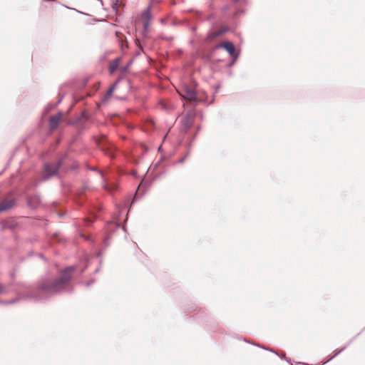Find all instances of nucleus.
I'll return each mask as SVG.
<instances>
[{
  "instance_id": "44",
  "label": "nucleus",
  "mask_w": 365,
  "mask_h": 365,
  "mask_svg": "<svg viewBox=\"0 0 365 365\" xmlns=\"http://www.w3.org/2000/svg\"><path fill=\"white\" fill-rule=\"evenodd\" d=\"M219 88H220V86H219V85H217V86H215L216 90L219 89Z\"/></svg>"
},
{
  "instance_id": "29",
  "label": "nucleus",
  "mask_w": 365,
  "mask_h": 365,
  "mask_svg": "<svg viewBox=\"0 0 365 365\" xmlns=\"http://www.w3.org/2000/svg\"><path fill=\"white\" fill-rule=\"evenodd\" d=\"M56 107H53V104H48L46 107V110L48 112L51 110L52 109L55 108Z\"/></svg>"
},
{
  "instance_id": "6",
  "label": "nucleus",
  "mask_w": 365,
  "mask_h": 365,
  "mask_svg": "<svg viewBox=\"0 0 365 365\" xmlns=\"http://www.w3.org/2000/svg\"><path fill=\"white\" fill-rule=\"evenodd\" d=\"M224 48L230 57H234L235 55L236 56H240V51L236 50L234 43L230 41H225L216 46V48Z\"/></svg>"
},
{
  "instance_id": "2",
  "label": "nucleus",
  "mask_w": 365,
  "mask_h": 365,
  "mask_svg": "<svg viewBox=\"0 0 365 365\" xmlns=\"http://www.w3.org/2000/svg\"><path fill=\"white\" fill-rule=\"evenodd\" d=\"M64 120L68 125L75 127L78 134L88 130L92 123L91 115L86 110H83L79 114Z\"/></svg>"
},
{
  "instance_id": "21",
  "label": "nucleus",
  "mask_w": 365,
  "mask_h": 365,
  "mask_svg": "<svg viewBox=\"0 0 365 365\" xmlns=\"http://www.w3.org/2000/svg\"><path fill=\"white\" fill-rule=\"evenodd\" d=\"M231 58H232L231 61H230V62H229V63H227V66L228 68H231V67H232V66L235 64V63H236V61H237V59H238L239 56H236V55H235L234 57H231Z\"/></svg>"
},
{
  "instance_id": "19",
  "label": "nucleus",
  "mask_w": 365,
  "mask_h": 365,
  "mask_svg": "<svg viewBox=\"0 0 365 365\" xmlns=\"http://www.w3.org/2000/svg\"><path fill=\"white\" fill-rule=\"evenodd\" d=\"M117 83H118V82H116L115 83H114L113 85H112V86L108 88V90L107 91V92H106V95H105V96H104V99H105V100H106V99H107V98H110V97L112 96V94H113V91H114V90H115V86H116Z\"/></svg>"
},
{
  "instance_id": "48",
  "label": "nucleus",
  "mask_w": 365,
  "mask_h": 365,
  "mask_svg": "<svg viewBox=\"0 0 365 365\" xmlns=\"http://www.w3.org/2000/svg\"><path fill=\"white\" fill-rule=\"evenodd\" d=\"M5 169H6V168H4V170H2V171H1V172H0V174H2V173H3V172H4V170H5Z\"/></svg>"
},
{
  "instance_id": "53",
  "label": "nucleus",
  "mask_w": 365,
  "mask_h": 365,
  "mask_svg": "<svg viewBox=\"0 0 365 365\" xmlns=\"http://www.w3.org/2000/svg\"><path fill=\"white\" fill-rule=\"evenodd\" d=\"M72 108H73V106L70 107L68 111H70L72 109Z\"/></svg>"
},
{
  "instance_id": "35",
  "label": "nucleus",
  "mask_w": 365,
  "mask_h": 365,
  "mask_svg": "<svg viewBox=\"0 0 365 365\" xmlns=\"http://www.w3.org/2000/svg\"><path fill=\"white\" fill-rule=\"evenodd\" d=\"M74 10H75V11H76L77 12H78V13L81 14L87 15L86 14H85V13H83V12H82V11H78L77 9H74Z\"/></svg>"
},
{
  "instance_id": "9",
  "label": "nucleus",
  "mask_w": 365,
  "mask_h": 365,
  "mask_svg": "<svg viewBox=\"0 0 365 365\" xmlns=\"http://www.w3.org/2000/svg\"><path fill=\"white\" fill-rule=\"evenodd\" d=\"M16 205L15 198L4 199L0 204V213L11 209Z\"/></svg>"
},
{
  "instance_id": "50",
  "label": "nucleus",
  "mask_w": 365,
  "mask_h": 365,
  "mask_svg": "<svg viewBox=\"0 0 365 365\" xmlns=\"http://www.w3.org/2000/svg\"><path fill=\"white\" fill-rule=\"evenodd\" d=\"M86 267H87L86 266V267L82 269V272H84V271H85V269H86Z\"/></svg>"
},
{
  "instance_id": "7",
  "label": "nucleus",
  "mask_w": 365,
  "mask_h": 365,
  "mask_svg": "<svg viewBox=\"0 0 365 365\" xmlns=\"http://www.w3.org/2000/svg\"><path fill=\"white\" fill-rule=\"evenodd\" d=\"M63 118V113L58 111L56 115H52L49 118L48 125L51 131H53L58 128Z\"/></svg>"
},
{
  "instance_id": "31",
  "label": "nucleus",
  "mask_w": 365,
  "mask_h": 365,
  "mask_svg": "<svg viewBox=\"0 0 365 365\" xmlns=\"http://www.w3.org/2000/svg\"><path fill=\"white\" fill-rule=\"evenodd\" d=\"M130 63H128L125 66L123 67L121 69L122 72L127 71V70L128 69V68L130 66Z\"/></svg>"
},
{
  "instance_id": "18",
  "label": "nucleus",
  "mask_w": 365,
  "mask_h": 365,
  "mask_svg": "<svg viewBox=\"0 0 365 365\" xmlns=\"http://www.w3.org/2000/svg\"><path fill=\"white\" fill-rule=\"evenodd\" d=\"M51 240L53 242H58V243H61V242H65V239L63 237H61L60 235V234L58 232H55L52 235V236L51 237Z\"/></svg>"
},
{
  "instance_id": "34",
  "label": "nucleus",
  "mask_w": 365,
  "mask_h": 365,
  "mask_svg": "<svg viewBox=\"0 0 365 365\" xmlns=\"http://www.w3.org/2000/svg\"><path fill=\"white\" fill-rule=\"evenodd\" d=\"M190 30H191L192 32L196 31V30H197V26H191V27H190Z\"/></svg>"
},
{
  "instance_id": "40",
  "label": "nucleus",
  "mask_w": 365,
  "mask_h": 365,
  "mask_svg": "<svg viewBox=\"0 0 365 365\" xmlns=\"http://www.w3.org/2000/svg\"><path fill=\"white\" fill-rule=\"evenodd\" d=\"M38 256H39L41 258L44 259V257H43V255L42 254H39V255H38Z\"/></svg>"
},
{
  "instance_id": "54",
  "label": "nucleus",
  "mask_w": 365,
  "mask_h": 365,
  "mask_svg": "<svg viewBox=\"0 0 365 365\" xmlns=\"http://www.w3.org/2000/svg\"><path fill=\"white\" fill-rule=\"evenodd\" d=\"M302 365H310V364H303Z\"/></svg>"
},
{
  "instance_id": "1",
  "label": "nucleus",
  "mask_w": 365,
  "mask_h": 365,
  "mask_svg": "<svg viewBox=\"0 0 365 365\" xmlns=\"http://www.w3.org/2000/svg\"><path fill=\"white\" fill-rule=\"evenodd\" d=\"M76 269V267L74 265L65 267L56 279L39 282L35 288L30 289L26 292L23 293L21 298L40 302L61 292H72L73 286L71 284V279Z\"/></svg>"
},
{
  "instance_id": "16",
  "label": "nucleus",
  "mask_w": 365,
  "mask_h": 365,
  "mask_svg": "<svg viewBox=\"0 0 365 365\" xmlns=\"http://www.w3.org/2000/svg\"><path fill=\"white\" fill-rule=\"evenodd\" d=\"M356 336H355L354 338H353L352 339H351L348 344L346 345H345L344 346H343L342 348L339 349H336L334 350V354L331 356L325 363L327 362H329V361H331V359H333L334 358H335L338 354H339L340 353H341L343 351H344L348 346H349L352 341H354V339L356 338Z\"/></svg>"
},
{
  "instance_id": "42",
  "label": "nucleus",
  "mask_w": 365,
  "mask_h": 365,
  "mask_svg": "<svg viewBox=\"0 0 365 365\" xmlns=\"http://www.w3.org/2000/svg\"><path fill=\"white\" fill-rule=\"evenodd\" d=\"M4 304V301L0 299V304Z\"/></svg>"
},
{
  "instance_id": "47",
  "label": "nucleus",
  "mask_w": 365,
  "mask_h": 365,
  "mask_svg": "<svg viewBox=\"0 0 365 365\" xmlns=\"http://www.w3.org/2000/svg\"><path fill=\"white\" fill-rule=\"evenodd\" d=\"M5 169H6V168H4V170H2V171H1V172H0V174H2V173H3V172H4V170H5Z\"/></svg>"
},
{
  "instance_id": "24",
  "label": "nucleus",
  "mask_w": 365,
  "mask_h": 365,
  "mask_svg": "<svg viewBox=\"0 0 365 365\" xmlns=\"http://www.w3.org/2000/svg\"><path fill=\"white\" fill-rule=\"evenodd\" d=\"M88 189V187L86 185H83V186H81V190H79L80 195H83Z\"/></svg>"
},
{
  "instance_id": "36",
  "label": "nucleus",
  "mask_w": 365,
  "mask_h": 365,
  "mask_svg": "<svg viewBox=\"0 0 365 365\" xmlns=\"http://www.w3.org/2000/svg\"><path fill=\"white\" fill-rule=\"evenodd\" d=\"M4 292L2 287L0 285V294H2Z\"/></svg>"
},
{
  "instance_id": "10",
  "label": "nucleus",
  "mask_w": 365,
  "mask_h": 365,
  "mask_svg": "<svg viewBox=\"0 0 365 365\" xmlns=\"http://www.w3.org/2000/svg\"><path fill=\"white\" fill-rule=\"evenodd\" d=\"M185 94L183 96L187 100L191 101H197V96L195 89L186 86L184 88Z\"/></svg>"
},
{
  "instance_id": "46",
  "label": "nucleus",
  "mask_w": 365,
  "mask_h": 365,
  "mask_svg": "<svg viewBox=\"0 0 365 365\" xmlns=\"http://www.w3.org/2000/svg\"><path fill=\"white\" fill-rule=\"evenodd\" d=\"M165 19H160V21H161L162 23H164V22H165Z\"/></svg>"
},
{
  "instance_id": "20",
  "label": "nucleus",
  "mask_w": 365,
  "mask_h": 365,
  "mask_svg": "<svg viewBox=\"0 0 365 365\" xmlns=\"http://www.w3.org/2000/svg\"><path fill=\"white\" fill-rule=\"evenodd\" d=\"M150 26V22H148V21H143V31L142 34L143 36H145L148 31V27Z\"/></svg>"
},
{
  "instance_id": "37",
  "label": "nucleus",
  "mask_w": 365,
  "mask_h": 365,
  "mask_svg": "<svg viewBox=\"0 0 365 365\" xmlns=\"http://www.w3.org/2000/svg\"><path fill=\"white\" fill-rule=\"evenodd\" d=\"M96 106H97V108H99L101 107V103H96Z\"/></svg>"
},
{
  "instance_id": "12",
  "label": "nucleus",
  "mask_w": 365,
  "mask_h": 365,
  "mask_svg": "<svg viewBox=\"0 0 365 365\" xmlns=\"http://www.w3.org/2000/svg\"><path fill=\"white\" fill-rule=\"evenodd\" d=\"M41 202L40 195L36 194L33 196H27L26 197V203L27 205L31 208L36 207Z\"/></svg>"
},
{
  "instance_id": "38",
  "label": "nucleus",
  "mask_w": 365,
  "mask_h": 365,
  "mask_svg": "<svg viewBox=\"0 0 365 365\" xmlns=\"http://www.w3.org/2000/svg\"><path fill=\"white\" fill-rule=\"evenodd\" d=\"M165 39L168 40V41H170L173 39L172 37L169 38V37H167V38H165Z\"/></svg>"
},
{
  "instance_id": "4",
  "label": "nucleus",
  "mask_w": 365,
  "mask_h": 365,
  "mask_svg": "<svg viewBox=\"0 0 365 365\" xmlns=\"http://www.w3.org/2000/svg\"><path fill=\"white\" fill-rule=\"evenodd\" d=\"M120 222H110L107 224L106 225V232L107 233L105 235L103 240V248L105 250L109 245V240L111 238L112 234L118 228L120 227Z\"/></svg>"
},
{
  "instance_id": "52",
  "label": "nucleus",
  "mask_w": 365,
  "mask_h": 365,
  "mask_svg": "<svg viewBox=\"0 0 365 365\" xmlns=\"http://www.w3.org/2000/svg\"><path fill=\"white\" fill-rule=\"evenodd\" d=\"M123 229L125 232H126V228L125 227H123Z\"/></svg>"
},
{
  "instance_id": "49",
  "label": "nucleus",
  "mask_w": 365,
  "mask_h": 365,
  "mask_svg": "<svg viewBox=\"0 0 365 365\" xmlns=\"http://www.w3.org/2000/svg\"><path fill=\"white\" fill-rule=\"evenodd\" d=\"M5 169H6V168H4V170H2V171H1V172H0V174H2V173H3V172H4V170H5Z\"/></svg>"
},
{
  "instance_id": "15",
  "label": "nucleus",
  "mask_w": 365,
  "mask_h": 365,
  "mask_svg": "<svg viewBox=\"0 0 365 365\" xmlns=\"http://www.w3.org/2000/svg\"><path fill=\"white\" fill-rule=\"evenodd\" d=\"M103 188L110 192L117 191L118 189V185L115 182H107L103 185Z\"/></svg>"
},
{
  "instance_id": "13",
  "label": "nucleus",
  "mask_w": 365,
  "mask_h": 365,
  "mask_svg": "<svg viewBox=\"0 0 365 365\" xmlns=\"http://www.w3.org/2000/svg\"><path fill=\"white\" fill-rule=\"evenodd\" d=\"M19 226V223L14 220H5L1 222L3 230L9 229L11 231L15 230Z\"/></svg>"
},
{
  "instance_id": "41",
  "label": "nucleus",
  "mask_w": 365,
  "mask_h": 365,
  "mask_svg": "<svg viewBox=\"0 0 365 365\" xmlns=\"http://www.w3.org/2000/svg\"><path fill=\"white\" fill-rule=\"evenodd\" d=\"M77 167H78L77 165H73V166L71 167V169H76Z\"/></svg>"
},
{
  "instance_id": "23",
  "label": "nucleus",
  "mask_w": 365,
  "mask_h": 365,
  "mask_svg": "<svg viewBox=\"0 0 365 365\" xmlns=\"http://www.w3.org/2000/svg\"><path fill=\"white\" fill-rule=\"evenodd\" d=\"M63 97L64 96L63 95H61V94H58V101L56 103L53 104V107H56L59 103H61V102L62 101V100L63 99Z\"/></svg>"
},
{
  "instance_id": "43",
  "label": "nucleus",
  "mask_w": 365,
  "mask_h": 365,
  "mask_svg": "<svg viewBox=\"0 0 365 365\" xmlns=\"http://www.w3.org/2000/svg\"><path fill=\"white\" fill-rule=\"evenodd\" d=\"M232 1H233V2H235V3H238V2L240 1V0H232Z\"/></svg>"
},
{
  "instance_id": "45",
  "label": "nucleus",
  "mask_w": 365,
  "mask_h": 365,
  "mask_svg": "<svg viewBox=\"0 0 365 365\" xmlns=\"http://www.w3.org/2000/svg\"><path fill=\"white\" fill-rule=\"evenodd\" d=\"M99 272V269L98 268V269H96L95 270V272H95V273H97V272Z\"/></svg>"
},
{
  "instance_id": "39",
  "label": "nucleus",
  "mask_w": 365,
  "mask_h": 365,
  "mask_svg": "<svg viewBox=\"0 0 365 365\" xmlns=\"http://www.w3.org/2000/svg\"><path fill=\"white\" fill-rule=\"evenodd\" d=\"M43 1L50 2V1H55V0H43Z\"/></svg>"
},
{
  "instance_id": "32",
  "label": "nucleus",
  "mask_w": 365,
  "mask_h": 365,
  "mask_svg": "<svg viewBox=\"0 0 365 365\" xmlns=\"http://www.w3.org/2000/svg\"><path fill=\"white\" fill-rule=\"evenodd\" d=\"M95 282V279H91L90 281H88L87 283H86V287H90L93 283H94Z\"/></svg>"
},
{
  "instance_id": "22",
  "label": "nucleus",
  "mask_w": 365,
  "mask_h": 365,
  "mask_svg": "<svg viewBox=\"0 0 365 365\" xmlns=\"http://www.w3.org/2000/svg\"><path fill=\"white\" fill-rule=\"evenodd\" d=\"M229 31V28L228 27H222V28H220L216 33L215 36H220V35H222L223 34L226 33L227 31Z\"/></svg>"
},
{
  "instance_id": "26",
  "label": "nucleus",
  "mask_w": 365,
  "mask_h": 365,
  "mask_svg": "<svg viewBox=\"0 0 365 365\" xmlns=\"http://www.w3.org/2000/svg\"><path fill=\"white\" fill-rule=\"evenodd\" d=\"M19 299L16 298V299H13L10 301H4V304L5 305H7V304H14L16 302H18Z\"/></svg>"
},
{
  "instance_id": "11",
  "label": "nucleus",
  "mask_w": 365,
  "mask_h": 365,
  "mask_svg": "<svg viewBox=\"0 0 365 365\" xmlns=\"http://www.w3.org/2000/svg\"><path fill=\"white\" fill-rule=\"evenodd\" d=\"M146 187H147V185H143V182H141L138 185V187L133 197V199H132L130 206H131L133 204H134L136 201H138L143 197Z\"/></svg>"
},
{
  "instance_id": "33",
  "label": "nucleus",
  "mask_w": 365,
  "mask_h": 365,
  "mask_svg": "<svg viewBox=\"0 0 365 365\" xmlns=\"http://www.w3.org/2000/svg\"><path fill=\"white\" fill-rule=\"evenodd\" d=\"M64 215H65V214H64L63 212H57V215H58V217L59 218H63V216H64Z\"/></svg>"
},
{
  "instance_id": "30",
  "label": "nucleus",
  "mask_w": 365,
  "mask_h": 365,
  "mask_svg": "<svg viewBox=\"0 0 365 365\" xmlns=\"http://www.w3.org/2000/svg\"><path fill=\"white\" fill-rule=\"evenodd\" d=\"M242 12H243V11H242V10H237V11H236L235 12V14H234V17H235V18L238 17V16L240 15V14H242Z\"/></svg>"
},
{
  "instance_id": "8",
  "label": "nucleus",
  "mask_w": 365,
  "mask_h": 365,
  "mask_svg": "<svg viewBox=\"0 0 365 365\" xmlns=\"http://www.w3.org/2000/svg\"><path fill=\"white\" fill-rule=\"evenodd\" d=\"M103 207L101 205H95L90 210L89 216L84 219L85 223L87 226L91 225L97 218L96 213L101 212Z\"/></svg>"
},
{
  "instance_id": "14",
  "label": "nucleus",
  "mask_w": 365,
  "mask_h": 365,
  "mask_svg": "<svg viewBox=\"0 0 365 365\" xmlns=\"http://www.w3.org/2000/svg\"><path fill=\"white\" fill-rule=\"evenodd\" d=\"M120 63V58H115L113 61H111L109 63L108 66V71L110 73H113L117 71V69L119 68Z\"/></svg>"
},
{
  "instance_id": "3",
  "label": "nucleus",
  "mask_w": 365,
  "mask_h": 365,
  "mask_svg": "<svg viewBox=\"0 0 365 365\" xmlns=\"http://www.w3.org/2000/svg\"><path fill=\"white\" fill-rule=\"evenodd\" d=\"M68 156L67 153H65L62 158L59 159L54 167H52L50 163H45L43 164V180H47L50 178L56 175L58 173L59 168L63 165V158Z\"/></svg>"
},
{
  "instance_id": "25",
  "label": "nucleus",
  "mask_w": 365,
  "mask_h": 365,
  "mask_svg": "<svg viewBox=\"0 0 365 365\" xmlns=\"http://www.w3.org/2000/svg\"><path fill=\"white\" fill-rule=\"evenodd\" d=\"M254 344V345H255V346H258V347H261V348H262V349H265V350H267V351H270V352H272V353L277 354V353H276V352H275L272 349H271V348H265L264 346H261V345H259V344Z\"/></svg>"
},
{
  "instance_id": "51",
  "label": "nucleus",
  "mask_w": 365,
  "mask_h": 365,
  "mask_svg": "<svg viewBox=\"0 0 365 365\" xmlns=\"http://www.w3.org/2000/svg\"><path fill=\"white\" fill-rule=\"evenodd\" d=\"M81 236L82 237L86 238V236H85L84 235H83V234H82V235H81Z\"/></svg>"
},
{
  "instance_id": "27",
  "label": "nucleus",
  "mask_w": 365,
  "mask_h": 365,
  "mask_svg": "<svg viewBox=\"0 0 365 365\" xmlns=\"http://www.w3.org/2000/svg\"><path fill=\"white\" fill-rule=\"evenodd\" d=\"M189 155V151H188V152H187V153L185 154V155L184 157L181 158L179 160V161H178V162H179V163H184V162H185V159H186V158L187 157V155Z\"/></svg>"
},
{
  "instance_id": "5",
  "label": "nucleus",
  "mask_w": 365,
  "mask_h": 365,
  "mask_svg": "<svg viewBox=\"0 0 365 365\" xmlns=\"http://www.w3.org/2000/svg\"><path fill=\"white\" fill-rule=\"evenodd\" d=\"M195 115V112L192 110H190L187 111L185 115L182 118V125L185 133L188 132L189 129L192 126Z\"/></svg>"
},
{
  "instance_id": "17",
  "label": "nucleus",
  "mask_w": 365,
  "mask_h": 365,
  "mask_svg": "<svg viewBox=\"0 0 365 365\" xmlns=\"http://www.w3.org/2000/svg\"><path fill=\"white\" fill-rule=\"evenodd\" d=\"M143 21H148V22H150V19H152V14H151V6H149L143 13Z\"/></svg>"
},
{
  "instance_id": "28",
  "label": "nucleus",
  "mask_w": 365,
  "mask_h": 365,
  "mask_svg": "<svg viewBox=\"0 0 365 365\" xmlns=\"http://www.w3.org/2000/svg\"><path fill=\"white\" fill-rule=\"evenodd\" d=\"M118 0H115V1L112 4V7L114 10L117 11L118 10Z\"/></svg>"
}]
</instances>
